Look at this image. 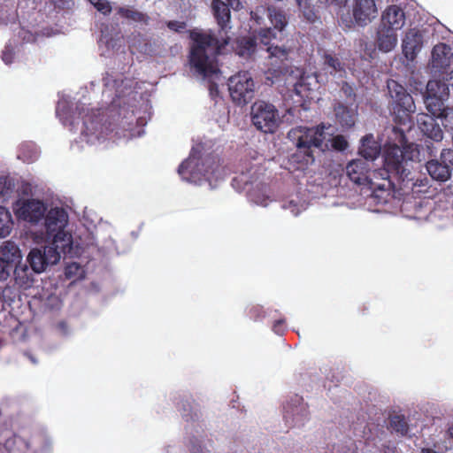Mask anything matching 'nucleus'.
<instances>
[{
    "label": "nucleus",
    "instance_id": "nucleus-23",
    "mask_svg": "<svg viewBox=\"0 0 453 453\" xmlns=\"http://www.w3.org/2000/svg\"><path fill=\"white\" fill-rule=\"evenodd\" d=\"M233 49L240 57L249 58L256 51L257 40L250 36L237 37L233 43Z\"/></svg>",
    "mask_w": 453,
    "mask_h": 453
},
{
    "label": "nucleus",
    "instance_id": "nucleus-27",
    "mask_svg": "<svg viewBox=\"0 0 453 453\" xmlns=\"http://www.w3.org/2000/svg\"><path fill=\"white\" fill-rule=\"evenodd\" d=\"M267 17L278 31H282L288 23L284 12L275 7L267 8Z\"/></svg>",
    "mask_w": 453,
    "mask_h": 453
},
{
    "label": "nucleus",
    "instance_id": "nucleus-11",
    "mask_svg": "<svg viewBox=\"0 0 453 453\" xmlns=\"http://www.w3.org/2000/svg\"><path fill=\"white\" fill-rule=\"evenodd\" d=\"M19 219L30 223H38L46 214V206L39 200L28 199L17 210Z\"/></svg>",
    "mask_w": 453,
    "mask_h": 453
},
{
    "label": "nucleus",
    "instance_id": "nucleus-26",
    "mask_svg": "<svg viewBox=\"0 0 453 453\" xmlns=\"http://www.w3.org/2000/svg\"><path fill=\"white\" fill-rule=\"evenodd\" d=\"M388 429L400 436H405L409 432V425L403 415H394L389 418Z\"/></svg>",
    "mask_w": 453,
    "mask_h": 453
},
{
    "label": "nucleus",
    "instance_id": "nucleus-9",
    "mask_svg": "<svg viewBox=\"0 0 453 453\" xmlns=\"http://www.w3.org/2000/svg\"><path fill=\"white\" fill-rule=\"evenodd\" d=\"M448 97L449 88L446 84L437 81H428L425 104L431 116L439 118L451 109L445 105Z\"/></svg>",
    "mask_w": 453,
    "mask_h": 453
},
{
    "label": "nucleus",
    "instance_id": "nucleus-25",
    "mask_svg": "<svg viewBox=\"0 0 453 453\" xmlns=\"http://www.w3.org/2000/svg\"><path fill=\"white\" fill-rule=\"evenodd\" d=\"M284 418L287 423H290L292 426H303L304 420L307 418V413L304 409L296 407L291 411L288 410V407H284Z\"/></svg>",
    "mask_w": 453,
    "mask_h": 453
},
{
    "label": "nucleus",
    "instance_id": "nucleus-48",
    "mask_svg": "<svg viewBox=\"0 0 453 453\" xmlns=\"http://www.w3.org/2000/svg\"><path fill=\"white\" fill-rule=\"evenodd\" d=\"M422 453H436V452L430 449H422Z\"/></svg>",
    "mask_w": 453,
    "mask_h": 453
},
{
    "label": "nucleus",
    "instance_id": "nucleus-28",
    "mask_svg": "<svg viewBox=\"0 0 453 453\" xmlns=\"http://www.w3.org/2000/svg\"><path fill=\"white\" fill-rule=\"evenodd\" d=\"M119 13L121 17L135 22L148 24L150 19L147 14L132 8H119Z\"/></svg>",
    "mask_w": 453,
    "mask_h": 453
},
{
    "label": "nucleus",
    "instance_id": "nucleus-3",
    "mask_svg": "<svg viewBox=\"0 0 453 453\" xmlns=\"http://www.w3.org/2000/svg\"><path fill=\"white\" fill-rule=\"evenodd\" d=\"M326 127L319 124L316 127H296L291 128L288 133V138L296 147V152L292 154L291 160L300 164L301 166H307L315 160L314 150H323Z\"/></svg>",
    "mask_w": 453,
    "mask_h": 453
},
{
    "label": "nucleus",
    "instance_id": "nucleus-45",
    "mask_svg": "<svg viewBox=\"0 0 453 453\" xmlns=\"http://www.w3.org/2000/svg\"><path fill=\"white\" fill-rule=\"evenodd\" d=\"M226 4H228V8L229 7H232L234 10H239L240 6H241V2L240 0H226Z\"/></svg>",
    "mask_w": 453,
    "mask_h": 453
},
{
    "label": "nucleus",
    "instance_id": "nucleus-6",
    "mask_svg": "<svg viewBox=\"0 0 453 453\" xmlns=\"http://www.w3.org/2000/svg\"><path fill=\"white\" fill-rule=\"evenodd\" d=\"M388 88L392 98L391 108L395 122L407 125L410 122V114L415 110L412 96L395 81L388 83Z\"/></svg>",
    "mask_w": 453,
    "mask_h": 453
},
{
    "label": "nucleus",
    "instance_id": "nucleus-47",
    "mask_svg": "<svg viewBox=\"0 0 453 453\" xmlns=\"http://www.w3.org/2000/svg\"><path fill=\"white\" fill-rule=\"evenodd\" d=\"M267 200H269V198H264L263 201H256L257 203L262 205V206H266L268 204L267 203Z\"/></svg>",
    "mask_w": 453,
    "mask_h": 453
},
{
    "label": "nucleus",
    "instance_id": "nucleus-29",
    "mask_svg": "<svg viewBox=\"0 0 453 453\" xmlns=\"http://www.w3.org/2000/svg\"><path fill=\"white\" fill-rule=\"evenodd\" d=\"M270 58H275V61L272 65H278L283 63L288 59V51L279 46L271 45L267 48Z\"/></svg>",
    "mask_w": 453,
    "mask_h": 453
},
{
    "label": "nucleus",
    "instance_id": "nucleus-40",
    "mask_svg": "<svg viewBox=\"0 0 453 453\" xmlns=\"http://www.w3.org/2000/svg\"><path fill=\"white\" fill-rule=\"evenodd\" d=\"M167 27L172 30L178 33H181L186 29V23L183 21H177V20H171L167 22Z\"/></svg>",
    "mask_w": 453,
    "mask_h": 453
},
{
    "label": "nucleus",
    "instance_id": "nucleus-33",
    "mask_svg": "<svg viewBox=\"0 0 453 453\" xmlns=\"http://www.w3.org/2000/svg\"><path fill=\"white\" fill-rule=\"evenodd\" d=\"M441 119V125L444 128L453 133V108L446 111L443 115L439 117Z\"/></svg>",
    "mask_w": 453,
    "mask_h": 453
},
{
    "label": "nucleus",
    "instance_id": "nucleus-24",
    "mask_svg": "<svg viewBox=\"0 0 453 453\" xmlns=\"http://www.w3.org/2000/svg\"><path fill=\"white\" fill-rule=\"evenodd\" d=\"M335 117L342 127L350 128L355 125L356 114L344 104L338 102L334 106Z\"/></svg>",
    "mask_w": 453,
    "mask_h": 453
},
{
    "label": "nucleus",
    "instance_id": "nucleus-43",
    "mask_svg": "<svg viewBox=\"0 0 453 453\" xmlns=\"http://www.w3.org/2000/svg\"><path fill=\"white\" fill-rule=\"evenodd\" d=\"M14 58V52L12 49L9 47H5V49L2 52V59L3 61L9 65L12 64Z\"/></svg>",
    "mask_w": 453,
    "mask_h": 453
},
{
    "label": "nucleus",
    "instance_id": "nucleus-16",
    "mask_svg": "<svg viewBox=\"0 0 453 453\" xmlns=\"http://www.w3.org/2000/svg\"><path fill=\"white\" fill-rule=\"evenodd\" d=\"M380 24L395 30H400L405 24V13L398 5L388 6L382 13Z\"/></svg>",
    "mask_w": 453,
    "mask_h": 453
},
{
    "label": "nucleus",
    "instance_id": "nucleus-5",
    "mask_svg": "<svg viewBox=\"0 0 453 453\" xmlns=\"http://www.w3.org/2000/svg\"><path fill=\"white\" fill-rule=\"evenodd\" d=\"M45 242L62 250L63 254L71 251L72 234L66 230L68 214L63 208H51L43 217Z\"/></svg>",
    "mask_w": 453,
    "mask_h": 453
},
{
    "label": "nucleus",
    "instance_id": "nucleus-17",
    "mask_svg": "<svg viewBox=\"0 0 453 453\" xmlns=\"http://www.w3.org/2000/svg\"><path fill=\"white\" fill-rule=\"evenodd\" d=\"M396 31L380 24L377 30L376 42L380 50L383 52L391 51L397 43Z\"/></svg>",
    "mask_w": 453,
    "mask_h": 453
},
{
    "label": "nucleus",
    "instance_id": "nucleus-36",
    "mask_svg": "<svg viewBox=\"0 0 453 453\" xmlns=\"http://www.w3.org/2000/svg\"><path fill=\"white\" fill-rule=\"evenodd\" d=\"M348 142L344 136L339 134L332 139V146L338 150H345L348 148Z\"/></svg>",
    "mask_w": 453,
    "mask_h": 453
},
{
    "label": "nucleus",
    "instance_id": "nucleus-50",
    "mask_svg": "<svg viewBox=\"0 0 453 453\" xmlns=\"http://www.w3.org/2000/svg\"><path fill=\"white\" fill-rule=\"evenodd\" d=\"M28 357H29V359L31 360L32 363L36 364L35 359L32 356H28Z\"/></svg>",
    "mask_w": 453,
    "mask_h": 453
},
{
    "label": "nucleus",
    "instance_id": "nucleus-39",
    "mask_svg": "<svg viewBox=\"0 0 453 453\" xmlns=\"http://www.w3.org/2000/svg\"><path fill=\"white\" fill-rule=\"evenodd\" d=\"M12 268L11 265L0 258V280H5L10 275V270Z\"/></svg>",
    "mask_w": 453,
    "mask_h": 453
},
{
    "label": "nucleus",
    "instance_id": "nucleus-41",
    "mask_svg": "<svg viewBox=\"0 0 453 453\" xmlns=\"http://www.w3.org/2000/svg\"><path fill=\"white\" fill-rule=\"evenodd\" d=\"M394 134L395 135V140L398 141V142L403 146L406 142H407V139H406V135H405V133H404V130L402 129L401 127H394L393 129H392Z\"/></svg>",
    "mask_w": 453,
    "mask_h": 453
},
{
    "label": "nucleus",
    "instance_id": "nucleus-15",
    "mask_svg": "<svg viewBox=\"0 0 453 453\" xmlns=\"http://www.w3.org/2000/svg\"><path fill=\"white\" fill-rule=\"evenodd\" d=\"M434 118V116L421 113L417 119L418 126L427 138L434 142H441L443 138V132Z\"/></svg>",
    "mask_w": 453,
    "mask_h": 453
},
{
    "label": "nucleus",
    "instance_id": "nucleus-32",
    "mask_svg": "<svg viewBox=\"0 0 453 453\" xmlns=\"http://www.w3.org/2000/svg\"><path fill=\"white\" fill-rule=\"evenodd\" d=\"M95 8L101 13L107 15L111 12V6L106 0H89Z\"/></svg>",
    "mask_w": 453,
    "mask_h": 453
},
{
    "label": "nucleus",
    "instance_id": "nucleus-21",
    "mask_svg": "<svg viewBox=\"0 0 453 453\" xmlns=\"http://www.w3.org/2000/svg\"><path fill=\"white\" fill-rule=\"evenodd\" d=\"M358 153L365 161L375 159L380 153V146L374 140L372 134H369L361 139Z\"/></svg>",
    "mask_w": 453,
    "mask_h": 453
},
{
    "label": "nucleus",
    "instance_id": "nucleus-52",
    "mask_svg": "<svg viewBox=\"0 0 453 453\" xmlns=\"http://www.w3.org/2000/svg\"><path fill=\"white\" fill-rule=\"evenodd\" d=\"M16 440H20V438L18 436H14L13 441H15Z\"/></svg>",
    "mask_w": 453,
    "mask_h": 453
},
{
    "label": "nucleus",
    "instance_id": "nucleus-31",
    "mask_svg": "<svg viewBox=\"0 0 453 453\" xmlns=\"http://www.w3.org/2000/svg\"><path fill=\"white\" fill-rule=\"evenodd\" d=\"M265 15L267 16V9L264 6H257L254 11L250 12V18L257 25L263 23Z\"/></svg>",
    "mask_w": 453,
    "mask_h": 453
},
{
    "label": "nucleus",
    "instance_id": "nucleus-22",
    "mask_svg": "<svg viewBox=\"0 0 453 453\" xmlns=\"http://www.w3.org/2000/svg\"><path fill=\"white\" fill-rule=\"evenodd\" d=\"M0 258L4 259L6 263L12 266L22 259L21 251L19 246L11 240L5 241L0 247Z\"/></svg>",
    "mask_w": 453,
    "mask_h": 453
},
{
    "label": "nucleus",
    "instance_id": "nucleus-49",
    "mask_svg": "<svg viewBox=\"0 0 453 453\" xmlns=\"http://www.w3.org/2000/svg\"><path fill=\"white\" fill-rule=\"evenodd\" d=\"M28 357H29V359L31 360L32 363L36 364L35 359L32 356H28Z\"/></svg>",
    "mask_w": 453,
    "mask_h": 453
},
{
    "label": "nucleus",
    "instance_id": "nucleus-30",
    "mask_svg": "<svg viewBox=\"0 0 453 453\" xmlns=\"http://www.w3.org/2000/svg\"><path fill=\"white\" fill-rule=\"evenodd\" d=\"M12 221L8 211L0 212V237H5L12 230Z\"/></svg>",
    "mask_w": 453,
    "mask_h": 453
},
{
    "label": "nucleus",
    "instance_id": "nucleus-14",
    "mask_svg": "<svg viewBox=\"0 0 453 453\" xmlns=\"http://www.w3.org/2000/svg\"><path fill=\"white\" fill-rule=\"evenodd\" d=\"M451 49L445 43L435 45L432 50V68L439 73H446L451 62Z\"/></svg>",
    "mask_w": 453,
    "mask_h": 453
},
{
    "label": "nucleus",
    "instance_id": "nucleus-7",
    "mask_svg": "<svg viewBox=\"0 0 453 453\" xmlns=\"http://www.w3.org/2000/svg\"><path fill=\"white\" fill-rule=\"evenodd\" d=\"M230 96L236 104L245 105L255 97V82L249 72H239L228 80Z\"/></svg>",
    "mask_w": 453,
    "mask_h": 453
},
{
    "label": "nucleus",
    "instance_id": "nucleus-8",
    "mask_svg": "<svg viewBox=\"0 0 453 453\" xmlns=\"http://www.w3.org/2000/svg\"><path fill=\"white\" fill-rule=\"evenodd\" d=\"M251 119L257 129L273 134L279 126L278 110L273 104L257 101L251 107Z\"/></svg>",
    "mask_w": 453,
    "mask_h": 453
},
{
    "label": "nucleus",
    "instance_id": "nucleus-35",
    "mask_svg": "<svg viewBox=\"0 0 453 453\" xmlns=\"http://www.w3.org/2000/svg\"><path fill=\"white\" fill-rule=\"evenodd\" d=\"M341 91L343 93L345 98L349 100L351 104L356 99V93L354 91L353 87L348 83L347 81H343L341 87Z\"/></svg>",
    "mask_w": 453,
    "mask_h": 453
},
{
    "label": "nucleus",
    "instance_id": "nucleus-2",
    "mask_svg": "<svg viewBox=\"0 0 453 453\" xmlns=\"http://www.w3.org/2000/svg\"><path fill=\"white\" fill-rule=\"evenodd\" d=\"M348 178L358 186H366L372 190V196L387 202L394 187L393 177L398 180H409L410 172L403 149L398 145L389 146L385 150L384 165L371 172L370 163L364 159H353L345 167Z\"/></svg>",
    "mask_w": 453,
    "mask_h": 453
},
{
    "label": "nucleus",
    "instance_id": "nucleus-34",
    "mask_svg": "<svg viewBox=\"0 0 453 453\" xmlns=\"http://www.w3.org/2000/svg\"><path fill=\"white\" fill-rule=\"evenodd\" d=\"M403 157H404V159L406 160V167H407V169H408V170H409V172H410V175H409V177H408V178H409V180H406L403 182V181H402V180H398L397 179H395V178H394V177H393V180H394V187H393V188L391 189V192H392L394 189H395V188H396L395 181L397 182V185L399 186V188H402V187H403H403H406V186L409 184V182H411V185H414V182H412V181H413V177H411V170H410V168H409V161H410V160H412V157H410L409 158H407V157H406V155H405V152H404L403 150Z\"/></svg>",
    "mask_w": 453,
    "mask_h": 453
},
{
    "label": "nucleus",
    "instance_id": "nucleus-37",
    "mask_svg": "<svg viewBox=\"0 0 453 453\" xmlns=\"http://www.w3.org/2000/svg\"><path fill=\"white\" fill-rule=\"evenodd\" d=\"M258 35H259L261 42L264 44H268L269 41L272 38L275 37V33L270 27L261 28L260 31L258 32Z\"/></svg>",
    "mask_w": 453,
    "mask_h": 453
},
{
    "label": "nucleus",
    "instance_id": "nucleus-13",
    "mask_svg": "<svg viewBox=\"0 0 453 453\" xmlns=\"http://www.w3.org/2000/svg\"><path fill=\"white\" fill-rule=\"evenodd\" d=\"M423 46V36L418 30L410 29L403 39V53L404 57L413 61Z\"/></svg>",
    "mask_w": 453,
    "mask_h": 453
},
{
    "label": "nucleus",
    "instance_id": "nucleus-42",
    "mask_svg": "<svg viewBox=\"0 0 453 453\" xmlns=\"http://www.w3.org/2000/svg\"><path fill=\"white\" fill-rule=\"evenodd\" d=\"M81 270L80 265L77 263L68 265L65 269V274L66 278L71 279L77 274L78 271Z\"/></svg>",
    "mask_w": 453,
    "mask_h": 453
},
{
    "label": "nucleus",
    "instance_id": "nucleus-38",
    "mask_svg": "<svg viewBox=\"0 0 453 453\" xmlns=\"http://www.w3.org/2000/svg\"><path fill=\"white\" fill-rule=\"evenodd\" d=\"M440 158L446 164L450 165V171L453 170V150L445 149L442 150L440 155Z\"/></svg>",
    "mask_w": 453,
    "mask_h": 453
},
{
    "label": "nucleus",
    "instance_id": "nucleus-20",
    "mask_svg": "<svg viewBox=\"0 0 453 453\" xmlns=\"http://www.w3.org/2000/svg\"><path fill=\"white\" fill-rule=\"evenodd\" d=\"M322 70L332 76L342 77L346 73L345 64L336 54L326 52L323 56Z\"/></svg>",
    "mask_w": 453,
    "mask_h": 453
},
{
    "label": "nucleus",
    "instance_id": "nucleus-51",
    "mask_svg": "<svg viewBox=\"0 0 453 453\" xmlns=\"http://www.w3.org/2000/svg\"><path fill=\"white\" fill-rule=\"evenodd\" d=\"M449 433L450 434V435H452V436H453V427H450V428L449 429Z\"/></svg>",
    "mask_w": 453,
    "mask_h": 453
},
{
    "label": "nucleus",
    "instance_id": "nucleus-44",
    "mask_svg": "<svg viewBox=\"0 0 453 453\" xmlns=\"http://www.w3.org/2000/svg\"><path fill=\"white\" fill-rule=\"evenodd\" d=\"M284 326H285V320L279 319L274 322L273 330L278 334H282L284 332Z\"/></svg>",
    "mask_w": 453,
    "mask_h": 453
},
{
    "label": "nucleus",
    "instance_id": "nucleus-12",
    "mask_svg": "<svg viewBox=\"0 0 453 453\" xmlns=\"http://www.w3.org/2000/svg\"><path fill=\"white\" fill-rule=\"evenodd\" d=\"M353 17L359 26H365L373 19L378 13L375 0H354Z\"/></svg>",
    "mask_w": 453,
    "mask_h": 453
},
{
    "label": "nucleus",
    "instance_id": "nucleus-53",
    "mask_svg": "<svg viewBox=\"0 0 453 453\" xmlns=\"http://www.w3.org/2000/svg\"><path fill=\"white\" fill-rule=\"evenodd\" d=\"M12 440H7L6 441V445L8 446L10 443H11Z\"/></svg>",
    "mask_w": 453,
    "mask_h": 453
},
{
    "label": "nucleus",
    "instance_id": "nucleus-19",
    "mask_svg": "<svg viewBox=\"0 0 453 453\" xmlns=\"http://www.w3.org/2000/svg\"><path fill=\"white\" fill-rule=\"evenodd\" d=\"M34 273L27 263L22 264L20 261L15 264L13 274L16 285L25 289L30 288L34 283Z\"/></svg>",
    "mask_w": 453,
    "mask_h": 453
},
{
    "label": "nucleus",
    "instance_id": "nucleus-4",
    "mask_svg": "<svg viewBox=\"0 0 453 453\" xmlns=\"http://www.w3.org/2000/svg\"><path fill=\"white\" fill-rule=\"evenodd\" d=\"M223 169L217 156L207 155L204 157L196 156L192 150L189 157L178 168L179 174L188 181L205 180L211 181L222 178Z\"/></svg>",
    "mask_w": 453,
    "mask_h": 453
},
{
    "label": "nucleus",
    "instance_id": "nucleus-10",
    "mask_svg": "<svg viewBox=\"0 0 453 453\" xmlns=\"http://www.w3.org/2000/svg\"><path fill=\"white\" fill-rule=\"evenodd\" d=\"M62 250L49 244L42 248L32 249L27 257L32 271L35 273H41L50 265H56L61 257Z\"/></svg>",
    "mask_w": 453,
    "mask_h": 453
},
{
    "label": "nucleus",
    "instance_id": "nucleus-46",
    "mask_svg": "<svg viewBox=\"0 0 453 453\" xmlns=\"http://www.w3.org/2000/svg\"><path fill=\"white\" fill-rule=\"evenodd\" d=\"M319 1L326 3V4H336L339 6L345 4L347 2V0H319Z\"/></svg>",
    "mask_w": 453,
    "mask_h": 453
},
{
    "label": "nucleus",
    "instance_id": "nucleus-1",
    "mask_svg": "<svg viewBox=\"0 0 453 453\" xmlns=\"http://www.w3.org/2000/svg\"><path fill=\"white\" fill-rule=\"evenodd\" d=\"M211 11L219 27L216 35L211 30L203 33H192V45L188 55L191 69L203 78L218 77L220 73L218 57L224 53L230 42L227 35L231 12L222 0L211 1Z\"/></svg>",
    "mask_w": 453,
    "mask_h": 453
},
{
    "label": "nucleus",
    "instance_id": "nucleus-18",
    "mask_svg": "<svg viewBox=\"0 0 453 453\" xmlns=\"http://www.w3.org/2000/svg\"><path fill=\"white\" fill-rule=\"evenodd\" d=\"M426 168L433 180L441 182L448 180L452 173L450 165H446L441 158L428 160Z\"/></svg>",
    "mask_w": 453,
    "mask_h": 453
}]
</instances>
